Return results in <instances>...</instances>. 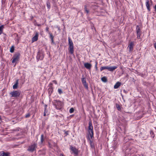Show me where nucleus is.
I'll return each instance as SVG.
<instances>
[{
	"mask_svg": "<svg viewBox=\"0 0 156 156\" xmlns=\"http://www.w3.org/2000/svg\"><path fill=\"white\" fill-rule=\"evenodd\" d=\"M88 132L89 133L90 136L92 139L94 137V130L91 121H90L89 122V126L88 127Z\"/></svg>",
	"mask_w": 156,
	"mask_h": 156,
	"instance_id": "obj_2",
	"label": "nucleus"
},
{
	"mask_svg": "<svg viewBox=\"0 0 156 156\" xmlns=\"http://www.w3.org/2000/svg\"><path fill=\"white\" fill-rule=\"evenodd\" d=\"M52 82L55 83V84H57V82L55 80H53L52 81Z\"/></svg>",
	"mask_w": 156,
	"mask_h": 156,
	"instance_id": "obj_37",
	"label": "nucleus"
},
{
	"mask_svg": "<svg viewBox=\"0 0 156 156\" xmlns=\"http://www.w3.org/2000/svg\"><path fill=\"white\" fill-rule=\"evenodd\" d=\"M116 107L118 111H120L121 110V107L119 105L116 104Z\"/></svg>",
	"mask_w": 156,
	"mask_h": 156,
	"instance_id": "obj_28",
	"label": "nucleus"
},
{
	"mask_svg": "<svg viewBox=\"0 0 156 156\" xmlns=\"http://www.w3.org/2000/svg\"><path fill=\"white\" fill-rule=\"evenodd\" d=\"M136 32L137 38L138 39L140 38V36L141 34V31L139 25H137L136 27Z\"/></svg>",
	"mask_w": 156,
	"mask_h": 156,
	"instance_id": "obj_5",
	"label": "nucleus"
},
{
	"mask_svg": "<svg viewBox=\"0 0 156 156\" xmlns=\"http://www.w3.org/2000/svg\"><path fill=\"white\" fill-rule=\"evenodd\" d=\"M18 80H17L15 84L13 86V89H15L17 88L18 85Z\"/></svg>",
	"mask_w": 156,
	"mask_h": 156,
	"instance_id": "obj_16",
	"label": "nucleus"
},
{
	"mask_svg": "<svg viewBox=\"0 0 156 156\" xmlns=\"http://www.w3.org/2000/svg\"><path fill=\"white\" fill-rule=\"evenodd\" d=\"M85 11L87 13V14H88L89 12V10H88L87 9L85 10Z\"/></svg>",
	"mask_w": 156,
	"mask_h": 156,
	"instance_id": "obj_44",
	"label": "nucleus"
},
{
	"mask_svg": "<svg viewBox=\"0 0 156 156\" xmlns=\"http://www.w3.org/2000/svg\"><path fill=\"white\" fill-rule=\"evenodd\" d=\"M48 147L50 148H52V145L50 142H48Z\"/></svg>",
	"mask_w": 156,
	"mask_h": 156,
	"instance_id": "obj_36",
	"label": "nucleus"
},
{
	"mask_svg": "<svg viewBox=\"0 0 156 156\" xmlns=\"http://www.w3.org/2000/svg\"><path fill=\"white\" fill-rule=\"evenodd\" d=\"M30 116V113H28L27 114H26L25 117L26 118H28Z\"/></svg>",
	"mask_w": 156,
	"mask_h": 156,
	"instance_id": "obj_34",
	"label": "nucleus"
},
{
	"mask_svg": "<svg viewBox=\"0 0 156 156\" xmlns=\"http://www.w3.org/2000/svg\"><path fill=\"white\" fill-rule=\"evenodd\" d=\"M108 69V66H101L100 68V70L101 71H102V70L105 69Z\"/></svg>",
	"mask_w": 156,
	"mask_h": 156,
	"instance_id": "obj_23",
	"label": "nucleus"
},
{
	"mask_svg": "<svg viewBox=\"0 0 156 156\" xmlns=\"http://www.w3.org/2000/svg\"><path fill=\"white\" fill-rule=\"evenodd\" d=\"M49 28L48 27H47L46 28V29H45V30H46V31L48 32V34H49Z\"/></svg>",
	"mask_w": 156,
	"mask_h": 156,
	"instance_id": "obj_35",
	"label": "nucleus"
},
{
	"mask_svg": "<svg viewBox=\"0 0 156 156\" xmlns=\"http://www.w3.org/2000/svg\"><path fill=\"white\" fill-rule=\"evenodd\" d=\"M47 105L46 104H45L44 105V109H47Z\"/></svg>",
	"mask_w": 156,
	"mask_h": 156,
	"instance_id": "obj_38",
	"label": "nucleus"
},
{
	"mask_svg": "<svg viewBox=\"0 0 156 156\" xmlns=\"http://www.w3.org/2000/svg\"><path fill=\"white\" fill-rule=\"evenodd\" d=\"M1 119V116H0V120Z\"/></svg>",
	"mask_w": 156,
	"mask_h": 156,
	"instance_id": "obj_50",
	"label": "nucleus"
},
{
	"mask_svg": "<svg viewBox=\"0 0 156 156\" xmlns=\"http://www.w3.org/2000/svg\"><path fill=\"white\" fill-rule=\"evenodd\" d=\"M101 80L103 82H106L107 81V78L106 76H104L101 78Z\"/></svg>",
	"mask_w": 156,
	"mask_h": 156,
	"instance_id": "obj_22",
	"label": "nucleus"
},
{
	"mask_svg": "<svg viewBox=\"0 0 156 156\" xmlns=\"http://www.w3.org/2000/svg\"><path fill=\"white\" fill-rule=\"evenodd\" d=\"M60 156H65L63 153H61L60 154Z\"/></svg>",
	"mask_w": 156,
	"mask_h": 156,
	"instance_id": "obj_41",
	"label": "nucleus"
},
{
	"mask_svg": "<svg viewBox=\"0 0 156 156\" xmlns=\"http://www.w3.org/2000/svg\"><path fill=\"white\" fill-rule=\"evenodd\" d=\"M53 91V89L52 87H50L48 90V91L50 95L51 94Z\"/></svg>",
	"mask_w": 156,
	"mask_h": 156,
	"instance_id": "obj_17",
	"label": "nucleus"
},
{
	"mask_svg": "<svg viewBox=\"0 0 156 156\" xmlns=\"http://www.w3.org/2000/svg\"><path fill=\"white\" fill-rule=\"evenodd\" d=\"M38 33L37 32H36L35 36L32 38V42L37 41L38 39Z\"/></svg>",
	"mask_w": 156,
	"mask_h": 156,
	"instance_id": "obj_11",
	"label": "nucleus"
},
{
	"mask_svg": "<svg viewBox=\"0 0 156 156\" xmlns=\"http://www.w3.org/2000/svg\"><path fill=\"white\" fill-rule=\"evenodd\" d=\"M3 28H4V25H2L0 27V35H1L2 34V32H3Z\"/></svg>",
	"mask_w": 156,
	"mask_h": 156,
	"instance_id": "obj_24",
	"label": "nucleus"
},
{
	"mask_svg": "<svg viewBox=\"0 0 156 156\" xmlns=\"http://www.w3.org/2000/svg\"><path fill=\"white\" fill-rule=\"evenodd\" d=\"M37 147V144L36 143H34L33 144L29 146L27 150L30 152H33L36 150Z\"/></svg>",
	"mask_w": 156,
	"mask_h": 156,
	"instance_id": "obj_4",
	"label": "nucleus"
},
{
	"mask_svg": "<svg viewBox=\"0 0 156 156\" xmlns=\"http://www.w3.org/2000/svg\"><path fill=\"white\" fill-rule=\"evenodd\" d=\"M21 94V91L20 90H14L11 92L10 94L11 95V97H14L17 98L20 96Z\"/></svg>",
	"mask_w": 156,
	"mask_h": 156,
	"instance_id": "obj_3",
	"label": "nucleus"
},
{
	"mask_svg": "<svg viewBox=\"0 0 156 156\" xmlns=\"http://www.w3.org/2000/svg\"><path fill=\"white\" fill-rule=\"evenodd\" d=\"M52 83H49V85L50 86V87H52L51 86L52 85Z\"/></svg>",
	"mask_w": 156,
	"mask_h": 156,
	"instance_id": "obj_43",
	"label": "nucleus"
},
{
	"mask_svg": "<svg viewBox=\"0 0 156 156\" xmlns=\"http://www.w3.org/2000/svg\"><path fill=\"white\" fill-rule=\"evenodd\" d=\"M68 50L69 52L71 54H73L74 53V48L73 46H69Z\"/></svg>",
	"mask_w": 156,
	"mask_h": 156,
	"instance_id": "obj_15",
	"label": "nucleus"
},
{
	"mask_svg": "<svg viewBox=\"0 0 156 156\" xmlns=\"http://www.w3.org/2000/svg\"><path fill=\"white\" fill-rule=\"evenodd\" d=\"M90 140V145L91 147L92 148H94V145L92 141L90 139H89Z\"/></svg>",
	"mask_w": 156,
	"mask_h": 156,
	"instance_id": "obj_26",
	"label": "nucleus"
},
{
	"mask_svg": "<svg viewBox=\"0 0 156 156\" xmlns=\"http://www.w3.org/2000/svg\"><path fill=\"white\" fill-rule=\"evenodd\" d=\"M20 56V54L19 53L15 54L12 57V58L13 59L12 61V63H14L18 61L19 59Z\"/></svg>",
	"mask_w": 156,
	"mask_h": 156,
	"instance_id": "obj_6",
	"label": "nucleus"
},
{
	"mask_svg": "<svg viewBox=\"0 0 156 156\" xmlns=\"http://www.w3.org/2000/svg\"><path fill=\"white\" fill-rule=\"evenodd\" d=\"M53 143L54 144V146H55V145H56V143L55 142H53Z\"/></svg>",
	"mask_w": 156,
	"mask_h": 156,
	"instance_id": "obj_48",
	"label": "nucleus"
},
{
	"mask_svg": "<svg viewBox=\"0 0 156 156\" xmlns=\"http://www.w3.org/2000/svg\"><path fill=\"white\" fill-rule=\"evenodd\" d=\"M49 34L50 35V38L51 40H53L54 38V37L52 33L50 32L49 33Z\"/></svg>",
	"mask_w": 156,
	"mask_h": 156,
	"instance_id": "obj_30",
	"label": "nucleus"
},
{
	"mask_svg": "<svg viewBox=\"0 0 156 156\" xmlns=\"http://www.w3.org/2000/svg\"><path fill=\"white\" fill-rule=\"evenodd\" d=\"M76 155H77L78 154V149H76L75 147H73L72 146H70L69 148Z\"/></svg>",
	"mask_w": 156,
	"mask_h": 156,
	"instance_id": "obj_8",
	"label": "nucleus"
},
{
	"mask_svg": "<svg viewBox=\"0 0 156 156\" xmlns=\"http://www.w3.org/2000/svg\"><path fill=\"white\" fill-rule=\"evenodd\" d=\"M44 141V135L43 134H42L41 135V143H42Z\"/></svg>",
	"mask_w": 156,
	"mask_h": 156,
	"instance_id": "obj_27",
	"label": "nucleus"
},
{
	"mask_svg": "<svg viewBox=\"0 0 156 156\" xmlns=\"http://www.w3.org/2000/svg\"><path fill=\"white\" fill-rule=\"evenodd\" d=\"M44 54L43 52L40 51L38 52L36 57L37 61L43 60L44 57Z\"/></svg>",
	"mask_w": 156,
	"mask_h": 156,
	"instance_id": "obj_7",
	"label": "nucleus"
},
{
	"mask_svg": "<svg viewBox=\"0 0 156 156\" xmlns=\"http://www.w3.org/2000/svg\"><path fill=\"white\" fill-rule=\"evenodd\" d=\"M154 10L155 12H156V4L154 6Z\"/></svg>",
	"mask_w": 156,
	"mask_h": 156,
	"instance_id": "obj_39",
	"label": "nucleus"
},
{
	"mask_svg": "<svg viewBox=\"0 0 156 156\" xmlns=\"http://www.w3.org/2000/svg\"><path fill=\"white\" fill-rule=\"evenodd\" d=\"M9 154L8 153L5 152L4 151L1 152L0 153V156H9Z\"/></svg>",
	"mask_w": 156,
	"mask_h": 156,
	"instance_id": "obj_21",
	"label": "nucleus"
},
{
	"mask_svg": "<svg viewBox=\"0 0 156 156\" xmlns=\"http://www.w3.org/2000/svg\"><path fill=\"white\" fill-rule=\"evenodd\" d=\"M117 68V66H114L112 67L108 66V69L109 71L112 72L115 69H116Z\"/></svg>",
	"mask_w": 156,
	"mask_h": 156,
	"instance_id": "obj_14",
	"label": "nucleus"
},
{
	"mask_svg": "<svg viewBox=\"0 0 156 156\" xmlns=\"http://www.w3.org/2000/svg\"><path fill=\"white\" fill-rule=\"evenodd\" d=\"M14 51V46H12L10 48V51L11 53H13Z\"/></svg>",
	"mask_w": 156,
	"mask_h": 156,
	"instance_id": "obj_25",
	"label": "nucleus"
},
{
	"mask_svg": "<svg viewBox=\"0 0 156 156\" xmlns=\"http://www.w3.org/2000/svg\"><path fill=\"white\" fill-rule=\"evenodd\" d=\"M58 93H59V94H61L63 93L61 89H59V88L58 89Z\"/></svg>",
	"mask_w": 156,
	"mask_h": 156,
	"instance_id": "obj_32",
	"label": "nucleus"
},
{
	"mask_svg": "<svg viewBox=\"0 0 156 156\" xmlns=\"http://www.w3.org/2000/svg\"><path fill=\"white\" fill-rule=\"evenodd\" d=\"M53 105L55 107V108L58 110H61L63 107V103L58 100H54L52 101Z\"/></svg>",
	"mask_w": 156,
	"mask_h": 156,
	"instance_id": "obj_1",
	"label": "nucleus"
},
{
	"mask_svg": "<svg viewBox=\"0 0 156 156\" xmlns=\"http://www.w3.org/2000/svg\"><path fill=\"white\" fill-rule=\"evenodd\" d=\"M84 67L87 69H91L92 65L88 63H84Z\"/></svg>",
	"mask_w": 156,
	"mask_h": 156,
	"instance_id": "obj_13",
	"label": "nucleus"
},
{
	"mask_svg": "<svg viewBox=\"0 0 156 156\" xmlns=\"http://www.w3.org/2000/svg\"><path fill=\"white\" fill-rule=\"evenodd\" d=\"M87 6H85V7H84L85 11L86 10H87Z\"/></svg>",
	"mask_w": 156,
	"mask_h": 156,
	"instance_id": "obj_47",
	"label": "nucleus"
},
{
	"mask_svg": "<svg viewBox=\"0 0 156 156\" xmlns=\"http://www.w3.org/2000/svg\"><path fill=\"white\" fill-rule=\"evenodd\" d=\"M134 45V42L131 41L129 42L127 47V48H129V52L133 51Z\"/></svg>",
	"mask_w": 156,
	"mask_h": 156,
	"instance_id": "obj_10",
	"label": "nucleus"
},
{
	"mask_svg": "<svg viewBox=\"0 0 156 156\" xmlns=\"http://www.w3.org/2000/svg\"><path fill=\"white\" fill-rule=\"evenodd\" d=\"M65 133L66 134V135H68V131H65Z\"/></svg>",
	"mask_w": 156,
	"mask_h": 156,
	"instance_id": "obj_42",
	"label": "nucleus"
},
{
	"mask_svg": "<svg viewBox=\"0 0 156 156\" xmlns=\"http://www.w3.org/2000/svg\"><path fill=\"white\" fill-rule=\"evenodd\" d=\"M36 25H37V26L38 27H40V26H41V24H37V23H36Z\"/></svg>",
	"mask_w": 156,
	"mask_h": 156,
	"instance_id": "obj_45",
	"label": "nucleus"
},
{
	"mask_svg": "<svg viewBox=\"0 0 156 156\" xmlns=\"http://www.w3.org/2000/svg\"><path fill=\"white\" fill-rule=\"evenodd\" d=\"M68 41H69V46H73V43L72 41L71 40L70 37H68Z\"/></svg>",
	"mask_w": 156,
	"mask_h": 156,
	"instance_id": "obj_19",
	"label": "nucleus"
},
{
	"mask_svg": "<svg viewBox=\"0 0 156 156\" xmlns=\"http://www.w3.org/2000/svg\"><path fill=\"white\" fill-rule=\"evenodd\" d=\"M95 66H97V65H98V62L97 61H96L95 62Z\"/></svg>",
	"mask_w": 156,
	"mask_h": 156,
	"instance_id": "obj_46",
	"label": "nucleus"
},
{
	"mask_svg": "<svg viewBox=\"0 0 156 156\" xmlns=\"http://www.w3.org/2000/svg\"><path fill=\"white\" fill-rule=\"evenodd\" d=\"M95 68L96 70V71H98V67H97V66H95Z\"/></svg>",
	"mask_w": 156,
	"mask_h": 156,
	"instance_id": "obj_40",
	"label": "nucleus"
},
{
	"mask_svg": "<svg viewBox=\"0 0 156 156\" xmlns=\"http://www.w3.org/2000/svg\"><path fill=\"white\" fill-rule=\"evenodd\" d=\"M47 5L48 7V8L49 9L51 8L50 4L49 2H47Z\"/></svg>",
	"mask_w": 156,
	"mask_h": 156,
	"instance_id": "obj_33",
	"label": "nucleus"
},
{
	"mask_svg": "<svg viewBox=\"0 0 156 156\" xmlns=\"http://www.w3.org/2000/svg\"><path fill=\"white\" fill-rule=\"evenodd\" d=\"M145 5L148 12L151 11L150 5L149 0H146Z\"/></svg>",
	"mask_w": 156,
	"mask_h": 156,
	"instance_id": "obj_12",
	"label": "nucleus"
},
{
	"mask_svg": "<svg viewBox=\"0 0 156 156\" xmlns=\"http://www.w3.org/2000/svg\"><path fill=\"white\" fill-rule=\"evenodd\" d=\"M82 81L84 87L86 88V89H88V84L86 82V78L84 77L83 76H82Z\"/></svg>",
	"mask_w": 156,
	"mask_h": 156,
	"instance_id": "obj_9",
	"label": "nucleus"
},
{
	"mask_svg": "<svg viewBox=\"0 0 156 156\" xmlns=\"http://www.w3.org/2000/svg\"><path fill=\"white\" fill-rule=\"evenodd\" d=\"M52 42L53 43L54 42V40L53 39V40H51Z\"/></svg>",
	"mask_w": 156,
	"mask_h": 156,
	"instance_id": "obj_49",
	"label": "nucleus"
},
{
	"mask_svg": "<svg viewBox=\"0 0 156 156\" xmlns=\"http://www.w3.org/2000/svg\"><path fill=\"white\" fill-rule=\"evenodd\" d=\"M48 111L47 109H44V116H45L46 115H48V114H47L48 113Z\"/></svg>",
	"mask_w": 156,
	"mask_h": 156,
	"instance_id": "obj_29",
	"label": "nucleus"
},
{
	"mask_svg": "<svg viewBox=\"0 0 156 156\" xmlns=\"http://www.w3.org/2000/svg\"><path fill=\"white\" fill-rule=\"evenodd\" d=\"M150 133L151 137L153 138H154L155 136V134L152 129H151L150 130Z\"/></svg>",
	"mask_w": 156,
	"mask_h": 156,
	"instance_id": "obj_20",
	"label": "nucleus"
},
{
	"mask_svg": "<svg viewBox=\"0 0 156 156\" xmlns=\"http://www.w3.org/2000/svg\"><path fill=\"white\" fill-rule=\"evenodd\" d=\"M74 109L73 108H71L69 110V112L70 113H72L74 112Z\"/></svg>",
	"mask_w": 156,
	"mask_h": 156,
	"instance_id": "obj_31",
	"label": "nucleus"
},
{
	"mask_svg": "<svg viewBox=\"0 0 156 156\" xmlns=\"http://www.w3.org/2000/svg\"><path fill=\"white\" fill-rule=\"evenodd\" d=\"M121 84V83L120 82H118L114 85V88L115 89L118 88L120 86Z\"/></svg>",
	"mask_w": 156,
	"mask_h": 156,
	"instance_id": "obj_18",
	"label": "nucleus"
}]
</instances>
